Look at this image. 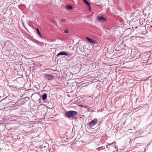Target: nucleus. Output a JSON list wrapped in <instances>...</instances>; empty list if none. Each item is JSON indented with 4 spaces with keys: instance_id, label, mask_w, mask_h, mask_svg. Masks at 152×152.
<instances>
[{
    "instance_id": "6",
    "label": "nucleus",
    "mask_w": 152,
    "mask_h": 152,
    "mask_svg": "<svg viewBox=\"0 0 152 152\" xmlns=\"http://www.w3.org/2000/svg\"><path fill=\"white\" fill-rule=\"evenodd\" d=\"M98 19L100 21H106L107 19L104 18L103 16H97Z\"/></svg>"
},
{
    "instance_id": "13",
    "label": "nucleus",
    "mask_w": 152,
    "mask_h": 152,
    "mask_svg": "<svg viewBox=\"0 0 152 152\" xmlns=\"http://www.w3.org/2000/svg\"><path fill=\"white\" fill-rule=\"evenodd\" d=\"M91 110L89 108L88 109V111L89 112L90 111V110Z\"/></svg>"
},
{
    "instance_id": "10",
    "label": "nucleus",
    "mask_w": 152,
    "mask_h": 152,
    "mask_svg": "<svg viewBox=\"0 0 152 152\" xmlns=\"http://www.w3.org/2000/svg\"><path fill=\"white\" fill-rule=\"evenodd\" d=\"M66 8L68 10H71L72 9V6L70 5H67L66 6Z\"/></svg>"
},
{
    "instance_id": "3",
    "label": "nucleus",
    "mask_w": 152,
    "mask_h": 152,
    "mask_svg": "<svg viewBox=\"0 0 152 152\" xmlns=\"http://www.w3.org/2000/svg\"><path fill=\"white\" fill-rule=\"evenodd\" d=\"M86 39L90 43H92L93 44H96L97 42L95 40H93L92 39L88 37H86Z\"/></svg>"
},
{
    "instance_id": "7",
    "label": "nucleus",
    "mask_w": 152,
    "mask_h": 152,
    "mask_svg": "<svg viewBox=\"0 0 152 152\" xmlns=\"http://www.w3.org/2000/svg\"><path fill=\"white\" fill-rule=\"evenodd\" d=\"M36 30H37V32L38 34L39 35V37H40L42 38V36L41 34V33L39 31V30L38 28H36Z\"/></svg>"
},
{
    "instance_id": "1",
    "label": "nucleus",
    "mask_w": 152,
    "mask_h": 152,
    "mask_svg": "<svg viewBox=\"0 0 152 152\" xmlns=\"http://www.w3.org/2000/svg\"><path fill=\"white\" fill-rule=\"evenodd\" d=\"M77 114V112L75 111H69L66 112L65 115L67 117L69 118L73 117Z\"/></svg>"
},
{
    "instance_id": "5",
    "label": "nucleus",
    "mask_w": 152,
    "mask_h": 152,
    "mask_svg": "<svg viewBox=\"0 0 152 152\" xmlns=\"http://www.w3.org/2000/svg\"><path fill=\"white\" fill-rule=\"evenodd\" d=\"M68 53L67 52H65V51H62L61 52L59 53H58L57 56H58L59 55H65V56H67L68 55Z\"/></svg>"
},
{
    "instance_id": "2",
    "label": "nucleus",
    "mask_w": 152,
    "mask_h": 152,
    "mask_svg": "<svg viewBox=\"0 0 152 152\" xmlns=\"http://www.w3.org/2000/svg\"><path fill=\"white\" fill-rule=\"evenodd\" d=\"M97 121V120L96 119H94L91 121L89 122L88 125L91 128H92L93 126L96 124Z\"/></svg>"
},
{
    "instance_id": "15",
    "label": "nucleus",
    "mask_w": 152,
    "mask_h": 152,
    "mask_svg": "<svg viewBox=\"0 0 152 152\" xmlns=\"http://www.w3.org/2000/svg\"><path fill=\"white\" fill-rule=\"evenodd\" d=\"M89 9L90 10H91L90 7H90H89Z\"/></svg>"
},
{
    "instance_id": "9",
    "label": "nucleus",
    "mask_w": 152,
    "mask_h": 152,
    "mask_svg": "<svg viewBox=\"0 0 152 152\" xmlns=\"http://www.w3.org/2000/svg\"><path fill=\"white\" fill-rule=\"evenodd\" d=\"M47 97V94H44L42 96V99L43 100H45Z\"/></svg>"
},
{
    "instance_id": "14",
    "label": "nucleus",
    "mask_w": 152,
    "mask_h": 152,
    "mask_svg": "<svg viewBox=\"0 0 152 152\" xmlns=\"http://www.w3.org/2000/svg\"><path fill=\"white\" fill-rule=\"evenodd\" d=\"M112 144V143L110 144H109V146H110V145H111Z\"/></svg>"
},
{
    "instance_id": "8",
    "label": "nucleus",
    "mask_w": 152,
    "mask_h": 152,
    "mask_svg": "<svg viewBox=\"0 0 152 152\" xmlns=\"http://www.w3.org/2000/svg\"><path fill=\"white\" fill-rule=\"evenodd\" d=\"M83 1L85 3L88 7H89L90 8V4L86 0H83Z\"/></svg>"
},
{
    "instance_id": "12",
    "label": "nucleus",
    "mask_w": 152,
    "mask_h": 152,
    "mask_svg": "<svg viewBox=\"0 0 152 152\" xmlns=\"http://www.w3.org/2000/svg\"><path fill=\"white\" fill-rule=\"evenodd\" d=\"M68 31L67 29L66 30L64 31V32L66 33H68Z\"/></svg>"
},
{
    "instance_id": "4",
    "label": "nucleus",
    "mask_w": 152,
    "mask_h": 152,
    "mask_svg": "<svg viewBox=\"0 0 152 152\" xmlns=\"http://www.w3.org/2000/svg\"><path fill=\"white\" fill-rule=\"evenodd\" d=\"M45 77L48 80H52L53 78V77L52 75L50 74H45Z\"/></svg>"
},
{
    "instance_id": "11",
    "label": "nucleus",
    "mask_w": 152,
    "mask_h": 152,
    "mask_svg": "<svg viewBox=\"0 0 152 152\" xmlns=\"http://www.w3.org/2000/svg\"><path fill=\"white\" fill-rule=\"evenodd\" d=\"M61 21L62 22H65V21H66V20L65 19H61Z\"/></svg>"
}]
</instances>
